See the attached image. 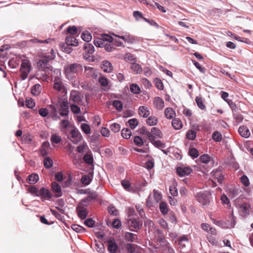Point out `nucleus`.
Returning <instances> with one entry per match:
<instances>
[{
    "label": "nucleus",
    "instance_id": "obj_1",
    "mask_svg": "<svg viewBox=\"0 0 253 253\" xmlns=\"http://www.w3.org/2000/svg\"><path fill=\"white\" fill-rule=\"evenodd\" d=\"M83 70V66L80 64H70L64 67V73L68 79L73 80L75 77L74 75L80 74Z\"/></svg>",
    "mask_w": 253,
    "mask_h": 253
},
{
    "label": "nucleus",
    "instance_id": "obj_2",
    "mask_svg": "<svg viewBox=\"0 0 253 253\" xmlns=\"http://www.w3.org/2000/svg\"><path fill=\"white\" fill-rule=\"evenodd\" d=\"M54 58V55L45 56L40 59L37 62V68L39 70L48 72L51 70V66L49 64V61L52 60Z\"/></svg>",
    "mask_w": 253,
    "mask_h": 253
},
{
    "label": "nucleus",
    "instance_id": "obj_3",
    "mask_svg": "<svg viewBox=\"0 0 253 253\" xmlns=\"http://www.w3.org/2000/svg\"><path fill=\"white\" fill-rule=\"evenodd\" d=\"M32 69V65L30 61L27 58L21 60V64L20 69V76L22 80H25Z\"/></svg>",
    "mask_w": 253,
    "mask_h": 253
},
{
    "label": "nucleus",
    "instance_id": "obj_4",
    "mask_svg": "<svg viewBox=\"0 0 253 253\" xmlns=\"http://www.w3.org/2000/svg\"><path fill=\"white\" fill-rule=\"evenodd\" d=\"M54 73H56L57 77H54L53 88L58 92L63 93H67V90L66 88L64 86L61 79L60 78L61 76V72L59 70H56Z\"/></svg>",
    "mask_w": 253,
    "mask_h": 253
},
{
    "label": "nucleus",
    "instance_id": "obj_5",
    "mask_svg": "<svg viewBox=\"0 0 253 253\" xmlns=\"http://www.w3.org/2000/svg\"><path fill=\"white\" fill-rule=\"evenodd\" d=\"M144 225L148 227V232L151 235L152 237L155 238L158 236V238H159L162 235V231L155 226L152 220L146 219L144 221Z\"/></svg>",
    "mask_w": 253,
    "mask_h": 253
},
{
    "label": "nucleus",
    "instance_id": "obj_6",
    "mask_svg": "<svg viewBox=\"0 0 253 253\" xmlns=\"http://www.w3.org/2000/svg\"><path fill=\"white\" fill-rule=\"evenodd\" d=\"M69 139L75 144H78L83 139V136L79 130L76 127H73L70 130Z\"/></svg>",
    "mask_w": 253,
    "mask_h": 253
},
{
    "label": "nucleus",
    "instance_id": "obj_7",
    "mask_svg": "<svg viewBox=\"0 0 253 253\" xmlns=\"http://www.w3.org/2000/svg\"><path fill=\"white\" fill-rule=\"evenodd\" d=\"M211 193L209 191H206L204 193H198L196 195L197 200L202 205H207L210 203V198Z\"/></svg>",
    "mask_w": 253,
    "mask_h": 253
},
{
    "label": "nucleus",
    "instance_id": "obj_8",
    "mask_svg": "<svg viewBox=\"0 0 253 253\" xmlns=\"http://www.w3.org/2000/svg\"><path fill=\"white\" fill-rule=\"evenodd\" d=\"M83 96L81 95L80 92L76 90H72L70 93V101L77 105H83L82 101Z\"/></svg>",
    "mask_w": 253,
    "mask_h": 253
},
{
    "label": "nucleus",
    "instance_id": "obj_9",
    "mask_svg": "<svg viewBox=\"0 0 253 253\" xmlns=\"http://www.w3.org/2000/svg\"><path fill=\"white\" fill-rule=\"evenodd\" d=\"M146 136L150 141H152L155 138H161L163 135L160 129L157 127H152L150 132H146Z\"/></svg>",
    "mask_w": 253,
    "mask_h": 253
},
{
    "label": "nucleus",
    "instance_id": "obj_10",
    "mask_svg": "<svg viewBox=\"0 0 253 253\" xmlns=\"http://www.w3.org/2000/svg\"><path fill=\"white\" fill-rule=\"evenodd\" d=\"M83 203V202L82 203H79L78 205L76 207V211L79 217L82 219H84L86 217L88 211L86 210V208H84L82 205Z\"/></svg>",
    "mask_w": 253,
    "mask_h": 253
},
{
    "label": "nucleus",
    "instance_id": "obj_11",
    "mask_svg": "<svg viewBox=\"0 0 253 253\" xmlns=\"http://www.w3.org/2000/svg\"><path fill=\"white\" fill-rule=\"evenodd\" d=\"M37 196H42V201H44L45 199H50L52 194L47 189L42 187L39 190V194L37 195Z\"/></svg>",
    "mask_w": 253,
    "mask_h": 253
},
{
    "label": "nucleus",
    "instance_id": "obj_12",
    "mask_svg": "<svg viewBox=\"0 0 253 253\" xmlns=\"http://www.w3.org/2000/svg\"><path fill=\"white\" fill-rule=\"evenodd\" d=\"M59 114L61 116H67L69 113L68 102L67 100H64L60 104V108L59 109Z\"/></svg>",
    "mask_w": 253,
    "mask_h": 253
},
{
    "label": "nucleus",
    "instance_id": "obj_13",
    "mask_svg": "<svg viewBox=\"0 0 253 253\" xmlns=\"http://www.w3.org/2000/svg\"><path fill=\"white\" fill-rule=\"evenodd\" d=\"M84 73L86 77H92L94 79H96L98 76L97 70L89 66H85L84 67Z\"/></svg>",
    "mask_w": 253,
    "mask_h": 253
},
{
    "label": "nucleus",
    "instance_id": "obj_14",
    "mask_svg": "<svg viewBox=\"0 0 253 253\" xmlns=\"http://www.w3.org/2000/svg\"><path fill=\"white\" fill-rule=\"evenodd\" d=\"M177 174L180 176H184L189 174L192 169L189 167H179L176 169Z\"/></svg>",
    "mask_w": 253,
    "mask_h": 253
},
{
    "label": "nucleus",
    "instance_id": "obj_15",
    "mask_svg": "<svg viewBox=\"0 0 253 253\" xmlns=\"http://www.w3.org/2000/svg\"><path fill=\"white\" fill-rule=\"evenodd\" d=\"M113 35L116 37H118L121 39H122L125 42H127L128 43L132 44V43L135 42H136V39L134 38V37H133V36L130 35H125V36H119L118 35L114 34Z\"/></svg>",
    "mask_w": 253,
    "mask_h": 253
},
{
    "label": "nucleus",
    "instance_id": "obj_16",
    "mask_svg": "<svg viewBox=\"0 0 253 253\" xmlns=\"http://www.w3.org/2000/svg\"><path fill=\"white\" fill-rule=\"evenodd\" d=\"M50 149V144L48 141L43 142L41 146L40 149V154L42 156L44 157L46 156L49 152Z\"/></svg>",
    "mask_w": 253,
    "mask_h": 253
},
{
    "label": "nucleus",
    "instance_id": "obj_17",
    "mask_svg": "<svg viewBox=\"0 0 253 253\" xmlns=\"http://www.w3.org/2000/svg\"><path fill=\"white\" fill-rule=\"evenodd\" d=\"M77 151L80 154L91 153V151L86 142H84L79 145L77 147Z\"/></svg>",
    "mask_w": 253,
    "mask_h": 253
},
{
    "label": "nucleus",
    "instance_id": "obj_18",
    "mask_svg": "<svg viewBox=\"0 0 253 253\" xmlns=\"http://www.w3.org/2000/svg\"><path fill=\"white\" fill-rule=\"evenodd\" d=\"M52 191L55 193L56 197H60L62 196L61 188L60 186L56 182H53L51 184Z\"/></svg>",
    "mask_w": 253,
    "mask_h": 253
},
{
    "label": "nucleus",
    "instance_id": "obj_19",
    "mask_svg": "<svg viewBox=\"0 0 253 253\" xmlns=\"http://www.w3.org/2000/svg\"><path fill=\"white\" fill-rule=\"evenodd\" d=\"M101 69L106 73H110L113 70V66L112 64L108 61H103L102 62Z\"/></svg>",
    "mask_w": 253,
    "mask_h": 253
},
{
    "label": "nucleus",
    "instance_id": "obj_20",
    "mask_svg": "<svg viewBox=\"0 0 253 253\" xmlns=\"http://www.w3.org/2000/svg\"><path fill=\"white\" fill-rule=\"evenodd\" d=\"M138 114L142 117L147 118L150 115V110L146 106H141L138 109Z\"/></svg>",
    "mask_w": 253,
    "mask_h": 253
},
{
    "label": "nucleus",
    "instance_id": "obj_21",
    "mask_svg": "<svg viewBox=\"0 0 253 253\" xmlns=\"http://www.w3.org/2000/svg\"><path fill=\"white\" fill-rule=\"evenodd\" d=\"M238 132L242 137L245 138H248L251 134L249 129L247 126H244L239 127Z\"/></svg>",
    "mask_w": 253,
    "mask_h": 253
},
{
    "label": "nucleus",
    "instance_id": "obj_22",
    "mask_svg": "<svg viewBox=\"0 0 253 253\" xmlns=\"http://www.w3.org/2000/svg\"><path fill=\"white\" fill-rule=\"evenodd\" d=\"M250 207V206L247 203H243L241 205H240L239 207V212L240 214L243 216H245L247 214H249V208Z\"/></svg>",
    "mask_w": 253,
    "mask_h": 253
},
{
    "label": "nucleus",
    "instance_id": "obj_23",
    "mask_svg": "<svg viewBox=\"0 0 253 253\" xmlns=\"http://www.w3.org/2000/svg\"><path fill=\"white\" fill-rule=\"evenodd\" d=\"M155 108L158 110H162L164 107V102L160 97H155L154 100Z\"/></svg>",
    "mask_w": 253,
    "mask_h": 253
},
{
    "label": "nucleus",
    "instance_id": "obj_24",
    "mask_svg": "<svg viewBox=\"0 0 253 253\" xmlns=\"http://www.w3.org/2000/svg\"><path fill=\"white\" fill-rule=\"evenodd\" d=\"M128 224L130 228H133L136 230H139L141 226V224L138 220L133 218L128 221Z\"/></svg>",
    "mask_w": 253,
    "mask_h": 253
},
{
    "label": "nucleus",
    "instance_id": "obj_25",
    "mask_svg": "<svg viewBox=\"0 0 253 253\" xmlns=\"http://www.w3.org/2000/svg\"><path fill=\"white\" fill-rule=\"evenodd\" d=\"M66 43L68 45L76 46L78 45V40L74 37H67L65 40Z\"/></svg>",
    "mask_w": 253,
    "mask_h": 253
},
{
    "label": "nucleus",
    "instance_id": "obj_26",
    "mask_svg": "<svg viewBox=\"0 0 253 253\" xmlns=\"http://www.w3.org/2000/svg\"><path fill=\"white\" fill-rule=\"evenodd\" d=\"M108 251L111 253H115L118 249V247L116 243L111 240L108 241Z\"/></svg>",
    "mask_w": 253,
    "mask_h": 253
},
{
    "label": "nucleus",
    "instance_id": "obj_27",
    "mask_svg": "<svg viewBox=\"0 0 253 253\" xmlns=\"http://www.w3.org/2000/svg\"><path fill=\"white\" fill-rule=\"evenodd\" d=\"M165 115L168 119H171L175 116V112L172 108H167L165 110Z\"/></svg>",
    "mask_w": 253,
    "mask_h": 253
},
{
    "label": "nucleus",
    "instance_id": "obj_28",
    "mask_svg": "<svg viewBox=\"0 0 253 253\" xmlns=\"http://www.w3.org/2000/svg\"><path fill=\"white\" fill-rule=\"evenodd\" d=\"M172 127L175 129H180L182 127L183 124L180 120L178 118H174L172 121Z\"/></svg>",
    "mask_w": 253,
    "mask_h": 253
},
{
    "label": "nucleus",
    "instance_id": "obj_29",
    "mask_svg": "<svg viewBox=\"0 0 253 253\" xmlns=\"http://www.w3.org/2000/svg\"><path fill=\"white\" fill-rule=\"evenodd\" d=\"M39 179V175L36 173H32L30 175L27 179V182L29 184H35Z\"/></svg>",
    "mask_w": 253,
    "mask_h": 253
},
{
    "label": "nucleus",
    "instance_id": "obj_30",
    "mask_svg": "<svg viewBox=\"0 0 253 253\" xmlns=\"http://www.w3.org/2000/svg\"><path fill=\"white\" fill-rule=\"evenodd\" d=\"M42 87L40 84H36L31 89V93L35 96L39 95L41 92Z\"/></svg>",
    "mask_w": 253,
    "mask_h": 253
},
{
    "label": "nucleus",
    "instance_id": "obj_31",
    "mask_svg": "<svg viewBox=\"0 0 253 253\" xmlns=\"http://www.w3.org/2000/svg\"><path fill=\"white\" fill-rule=\"evenodd\" d=\"M84 49L85 52L88 54H92L94 52L93 45L88 42H86L84 45Z\"/></svg>",
    "mask_w": 253,
    "mask_h": 253
},
{
    "label": "nucleus",
    "instance_id": "obj_32",
    "mask_svg": "<svg viewBox=\"0 0 253 253\" xmlns=\"http://www.w3.org/2000/svg\"><path fill=\"white\" fill-rule=\"evenodd\" d=\"M84 160L88 165H91L93 163V158L91 153H87L84 156Z\"/></svg>",
    "mask_w": 253,
    "mask_h": 253
},
{
    "label": "nucleus",
    "instance_id": "obj_33",
    "mask_svg": "<svg viewBox=\"0 0 253 253\" xmlns=\"http://www.w3.org/2000/svg\"><path fill=\"white\" fill-rule=\"evenodd\" d=\"M9 46L8 45H4L0 47V61L5 58L7 55V53L5 50L8 49Z\"/></svg>",
    "mask_w": 253,
    "mask_h": 253
},
{
    "label": "nucleus",
    "instance_id": "obj_34",
    "mask_svg": "<svg viewBox=\"0 0 253 253\" xmlns=\"http://www.w3.org/2000/svg\"><path fill=\"white\" fill-rule=\"evenodd\" d=\"M147 124L150 126H155L158 123V119L155 116H150L146 120Z\"/></svg>",
    "mask_w": 253,
    "mask_h": 253
},
{
    "label": "nucleus",
    "instance_id": "obj_35",
    "mask_svg": "<svg viewBox=\"0 0 253 253\" xmlns=\"http://www.w3.org/2000/svg\"><path fill=\"white\" fill-rule=\"evenodd\" d=\"M81 37L84 41L87 42L90 41L92 39V36L91 34L88 31H85L83 32L82 34Z\"/></svg>",
    "mask_w": 253,
    "mask_h": 253
},
{
    "label": "nucleus",
    "instance_id": "obj_36",
    "mask_svg": "<svg viewBox=\"0 0 253 253\" xmlns=\"http://www.w3.org/2000/svg\"><path fill=\"white\" fill-rule=\"evenodd\" d=\"M135 62V61L131 63L130 68L133 72H135L138 74L142 71V69L141 66L138 64L136 63Z\"/></svg>",
    "mask_w": 253,
    "mask_h": 253
},
{
    "label": "nucleus",
    "instance_id": "obj_37",
    "mask_svg": "<svg viewBox=\"0 0 253 253\" xmlns=\"http://www.w3.org/2000/svg\"><path fill=\"white\" fill-rule=\"evenodd\" d=\"M121 135L123 137L126 139H128L131 135V131L128 128H124L122 130Z\"/></svg>",
    "mask_w": 253,
    "mask_h": 253
},
{
    "label": "nucleus",
    "instance_id": "obj_38",
    "mask_svg": "<svg viewBox=\"0 0 253 253\" xmlns=\"http://www.w3.org/2000/svg\"><path fill=\"white\" fill-rule=\"evenodd\" d=\"M153 145L159 149L165 148L166 147L165 144L160 140H155L153 139L152 141H150Z\"/></svg>",
    "mask_w": 253,
    "mask_h": 253
},
{
    "label": "nucleus",
    "instance_id": "obj_39",
    "mask_svg": "<svg viewBox=\"0 0 253 253\" xmlns=\"http://www.w3.org/2000/svg\"><path fill=\"white\" fill-rule=\"evenodd\" d=\"M130 90L134 94H138L140 89L139 86L136 84H132L130 85Z\"/></svg>",
    "mask_w": 253,
    "mask_h": 253
},
{
    "label": "nucleus",
    "instance_id": "obj_40",
    "mask_svg": "<svg viewBox=\"0 0 253 253\" xmlns=\"http://www.w3.org/2000/svg\"><path fill=\"white\" fill-rule=\"evenodd\" d=\"M126 240L130 242H134L136 239V235L130 232H127L125 234Z\"/></svg>",
    "mask_w": 253,
    "mask_h": 253
},
{
    "label": "nucleus",
    "instance_id": "obj_41",
    "mask_svg": "<svg viewBox=\"0 0 253 253\" xmlns=\"http://www.w3.org/2000/svg\"><path fill=\"white\" fill-rule=\"evenodd\" d=\"M212 173L214 176V178L217 179L218 182L221 183L223 180V176L221 174V172L219 171H216L215 172H212Z\"/></svg>",
    "mask_w": 253,
    "mask_h": 253
},
{
    "label": "nucleus",
    "instance_id": "obj_42",
    "mask_svg": "<svg viewBox=\"0 0 253 253\" xmlns=\"http://www.w3.org/2000/svg\"><path fill=\"white\" fill-rule=\"evenodd\" d=\"M169 192L172 196L174 197L177 196L178 191L176 187V183L173 182L172 184L169 186Z\"/></svg>",
    "mask_w": 253,
    "mask_h": 253
},
{
    "label": "nucleus",
    "instance_id": "obj_43",
    "mask_svg": "<svg viewBox=\"0 0 253 253\" xmlns=\"http://www.w3.org/2000/svg\"><path fill=\"white\" fill-rule=\"evenodd\" d=\"M91 180L92 179L90 176L87 175H83L81 178L82 183L85 185H88L89 184Z\"/></svg>",
    "mask_w": 253,
    "mask_h": 253
},
{
    "label": "nucleus",
    "instance_id": "obj_44",
    "mask_svg": "<svg viewBox=\"0 0 253 253\" xmlns=\"http://www.w3.org/2000/svg\"><path fill=\"white\" fill-rule=\"evenodd\" d=\"M212 138L214 141L219 142L222 139V135L218 131H214L212 135Z\"/></svg>",
    "mask_w": 253,
    "mask_h": 253
},
{
    "label": "nucleus",
    "instance_id": "obj_45",
    "mask_svg": "<svg viewBox=\"0 0 253 253\" xmlns=\"http://www.w3.org/2000/svg\"><path fill=\"white\" fill-rule=\"evenodd\" d=\"M43 165L46 169H49L52 166L53 161L50 158L46 157L44 160Z\"/></svg>",
    "mask_w": 253,
    "mask_h": 253
},
{
    "label": "nucleus",
    "instance_id": "obj_46",
    "mask_svg": "<svg viewBox=\"0 0 253 253\" xmlns=\"http://www.w3.org/2000/svg\"><path fill=\"white\" fill-rule=\"evenodd\" d=\"M50 140L52 143L58 144L61 141V137L56 134H53L51 136Z\"/></svg>",
    "mask_w": 253,
    "mask_h": 253
},
{
    "label": "nucleus",
    "instance_id": "obj_47",
    "mask_svg": "<svg viewBox=\"0 0 253 253\" xmlns=\"http://www.w3.org/2000/svg\"><path fill=\"white\" fill-rule=\"evenodd\" d=\"M28 190L29 193L36 196L39 192L38 189L35 186L29 185L28 186Z\"/></svg>",
    "mask_w": 253,
    "mask_h": 253
},
{
    "label": "nucleus",
    "instance_id": "obj_48",
    "mask_svg": "<svg viewBox=\"0 0 253 253\" xmlns=\"http://www.w3.org/2000/svg\"><path fill=\"white\" fill-rule=\"evenodd\" d=\"M186 137L188 139L193 140L196 138V132L194 130H189L186 133Z\"/></svg>",
    "mask_w": 253,
    "mask_h": 253
},
{
    "label": "nucleus",
    "instance_id": "obj_49",
    "mask_svg": "<svg viewBox=\"0 0 253 253\" xmlns=\"http://www.w3.org/2000/svg\"><path fill=\"white\" fill-rule=\"evenodd\" d=\"M98 82L102 86L106 87L108 85V80L104 76H100L98 79Z\"/></svg>",
    "mask_w": 253,
    "mask_h": 253
},
{
    "label": "nucleus",
    "instance_id": "obj_50",
    "mask_svg": "<svg viewBox=\"0 0 253 253\" xmlns=\"http://www.w3.org/2000/svg\"><path fill=\"white\" fill-rule=\"evenodd\" d=\"M96 250L99 253H103L105 250L104 246L101 242H98L95 244Z\"/></svg>",
    "mask_w": 253,
    "mask_h": 253
},
{
    "label": "nucleus",
    "instance_id": "obj_51",
    "mask_svg": "<svg viewBox=\"0 0 253 253\" xmlns=\"http://www.w3.org/2000/svg\"><path fill=\"white\" fill-rule=\"evenodd\" d=\"M25 105L28 108H33L35 106V103L32 98H26L25 101Z\"/></svg>",
    "mask_w": 253,
    "mask_h": 253
},
{
    "label": "nucleus",
    "instance_id": "obj_52",
    "mask_svg": "<svg viewBox=\"0 0 253 253\" xmlns=\"http://www.w3.org/2000/svg\"><path fill=\"white\" fill-rule=\"evenodd\" d=\"M189 154L193 158H197L199 155L198 150L195 148L189 149Z\"/></svg>",
    "mask_w": 253,
    "mask_h": 253
},
{
    "label": "nucleus",
    "instance_id": "obj_53",
    "mask_svg": "<svg viewBox=\"0 0 253 253\" xmlns=\"http://www.w3.org/2000/svg\"><path fill=\"white\" fill-rule=\"evenodd\" d=\"M196 102L198 106L202 110H204L206 108L205 105L203 103V101L201 97H196L195 99Z\"/></svg>",
    "mask_w": 253,
    "mask_h": 253
},
{
    "label": "nucleus",
    "instance_id": "obj_54",
    "mask_svg": "<svg viewBox=\"0 0 253 253\" xmlns=\"http://www.w3.org/2000/svg\"><path fill=\"white\" fill-rule=\"evenodd\" d=\"M128 124L131 129H134L138 125V122L136 119H131L128 120Z\"/></svg>",
    "mask_w": 253,
    "mask_h": 253
},
{
    "label": "nucleus",
    "instance_id": "obj_55",
    "mask_svg": "<svg viewBox=\"0 0 253 253\" xmlns=\"http://www.w3.org/2000/svg\"><path fill=\"white\" fill-rule=\"evenodd\" d=\"M72 228L77 233H83L85 231V229L83 227L77 224L73 225Z\"/></svg>",
    "mask_w": 253,
    "mask_h": 253
},
{
    "label": "nucleus",
    "instance_id": "obj_56",
    "mask_svg": "<svg viewBox=\"0 0 253 253\" xmlns=\"http://www.w3.org/2000/svg\"><path fill=\"white\" fill-rule=\"evenodd\" d=\"M154 83L155 84L156 87L159 90H163L164 89V85L162 83V81L156 78L154 80Z\"/></svg>",
    "mask_w": 253,
    "mask_h": 253
},
{
    "label": "nucleus",
    "instance_id": "obj_57",
    "mask_svg": "<svg viewBox=\"0 0 253 253\" xmlns=\"http://www.w3.org/2000/svg\"><path fill=\"white\" fill-rule=\"evenodd\" d=\"M125 60L127 62H129L132 63L135 61V58L133 57V55L128 52L126 53L124 56Z\"/></svg>",
    "mask_w": 253,
    "mask_h": 253
},
{
    "label": "nucleus",
    "instance_id": "obj_58",
    "mask_svg": "<svg viewBox=\"0 0 253 253\" xmlns=\"http://www.w3.org/2000/svg\"><path fill=\"white\" fill-rule=\"evenodd\" d=\"M82 130L85 134H89L90 132V129L89 126L86 124H82L81 125Z\"/></svg>",
    "mask_w": 253,
    "mask_h": 253
},
{
    "label": "nucleus",
    "instance_id": "obj_59",
    "mask_svg": "<svg viewBox=\"0 0 253 253\" xmlns=\"http://www.w3.org/2000/svg\"><path fill=\"white\" fill-rule=\"evenodd\" d=\"M113 105L118 111H121L123 108V104L119 100H115L113 103Z\"/></svg>",
    "mask_w": 253,
    "mask_h": 253
},
{
    "label": "nucleus",
    "instance_id": "obj_60",
    "mask_svg": "<svg viewBox=\"0 0 253 253\" xmlns=\"http://www.w3.org/2000/svg\"><path fill=\"white\" fill-rule=\"evenodd\" d=\"M110 128L113 132L117 133L120 130L121 126L118 123H114L111 125Z\"/></svg>",
    "mask_w": 253,
    "mask_h": 253
},
{
    "label": "nucleus",
    "instance_id": "obj_61",
    "mask_svg": "<svg viewBox=\"0 0 253 253\" xmlns=\"http://www.w3.org/2000/svg\"><path fill=\"white\" fill-rule=\"evenodd\" d=\"M160 209L163 214H166L168 213V209L166 203L164 202L161 203L160 204Z\"/></svg>",
    "mask_w": 253,
    "mask_h": 253
},
{
    "label": "nucleus",
    "instance_id": "obj_62",
    "mask_svg": "<svg viewBox=\"0 0 253 253\" xmlns=\"http://www.w3.org/2000/svg\"><path fill=\"white\" fill-rule=\"evenodd\" d=\"M121 184L125 189L128 191H131V189L130 188V184L128 181L125 180H122L121 182Z\"/></svg>",
    "mask_w": 253,
    "mask_h": 253
},
{
    "label": "nucleus",
    "instance_id": "obj_63",
    "mask_svg": "<svg viewBox=\"0 0 253 253\" xmlns=\"http://www.w3.org/2000/svg\"><path fill=\"white\" fill-rule=\"evenodd\" d=\"M101 38L102 39L103 41L104 42H111L113 41V38H112V37L107 34H102L101 36Z\"/></svg>",
    "mask_w": 253,
    "mask_h": 253
},
{
    "label": "nucleus",
    "instance_id": "obj_64",
    "mask_svg": "<svg viewBox=\"0 0 253 253\" xmlns=\"http://www.w3.org/2000/svg\"><path fill=\"white\" fill-rule=\"evenodd\" d=\"M71 110L74 114H79L81 111L80 108L78 106L77 104H72L71 105Z\"/></svg>",
    "mask_w": 253,
    "mask_h": 253
}]
</instances>
